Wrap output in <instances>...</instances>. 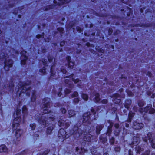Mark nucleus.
Returning a JSON list of instances; mask_svg holds the SVG:
<instances>
[{
  "instance_id": "1",
  "label": "nucleus",
  "mask_w": 155,
  "mask_h": 155,
  "mask_svg": "<svg viewBox=\"0 0 155 155\" xmlns=\"http://www.w3.org/2000/svg\"><path fill=\"white\" fill-rule=\"evenodd\" d=\"M35 119L42 126L45 127L47 125L50 124L49 122L53 121L54 120V117L47 115H44L42 114V115L37 114L35 115Z\"/></svg>"
},
{
  "instance_id": "2",
  "label": "nucleus",
  "mask_w": 155,
  "mask_h": 155,
  "mask_svg": "<svg viewBox=\"0 0 155 155\" xmlns=\"http://www.w3.org/2000/svg\"><path fill=\"white\" fill-rule=\"evenodd\" d=\"M85 129H84L85 130V132H83L81 129L78 128V127H75L74 129L76 131H74V132H70V134L71 135L73 134L74 137L75 138H78L80 137L83 134L84 135H85V133H89L91 130L87 126L85 127Z\"/></svg>"
},
{
  "instance_id": "3",
  "label": "nucleus",
  "mask_w": 155,
  "mask_h": 155,
  "mask_svg": "<svg viewBox=\"0 0 155 155\" xmlns=\"http://www.w3.org/2000/svg\"><path fill=\"white\" fill-rule=\"evenodd\" d=\"M28 84L25 83L23 84H22L20 83V84H19L18 91H19L20 90H21L22 93L25 92L27 95L28 96L30 95L29 92L31 91V90L30 89V87L28 84H30L31 82L30 81H28Z\"/></svg>"
},
{
  "instance_id": "4",
  "label": "nucleus",
  "mask_w": 155,
  "mask_h": 155,
  "mask_svg": "<svg viewBox=\"0 0 155 155\" xmlns=\"http://www.w3.org/2000/svg\"><path fill=\"white\" fill-rule=\"evenodd\" d=\"M43 102L45 103L43 104V113L44 114L49 113L50 112V110L49 109L50 108V100L48 98H45L43 100Z\"/></svg>"
},
{
  "instance_id": "5",
  "label": "nucleus",
  "mask_w": 155,
  "mask_h": 155,
  "mask_svg": "<svg viewBox=\"0 0 155 155\" xmlns=\"http://www.w3.org/2000/svg\"><path fill=\"white\" fill-rule=\"evenodd\" d=\"M21 110L18 109L16 111V114L15 116V115L14 114L15 119H14L13 123V127L14 129H16L15 125L17 126H18L19 125V124L21 122V119L20 117L19 116L21 112Z\"/></svg>"
},
{
  "instance_id": "6",
  "label": "nucleus",
  "mask_w": 155,
  "mask_h": 155,
  "mask_svg": "<svg viewBox=\"0 0 155 155\" xmlns=\"http://www.w3.org/2000/svg\"><path fill=\"white\" fill-rule=\"evenodd\" d=\"M140 111L142 112H147L149 111V113L150 114H153L155 112V110L152 108V105L149 104H148L144 108H141L140 110Z\"/></svg>"
},
{
  "instance_id": "7",
  "label": "nucleus",
  "mask_w": 155,
  "mask_h": 155,
  "mask_svg": "<svg viewBox=\"0 0 155 155\" xmlns=\"http://www.w3.org/2000/svg\"><path fill=\"white\" fill-rule=\"evenodd\" d=\"M66 132L64 129H61L58 131V137L60 138L63 139V140H64L69 137V136L66 135Z\"/></svg>"
},
{
  "instance_id": "8",
  "label": "nucleus",
  "mask_w": 155,
  "mask_h": 155,
  "mask_svg": "<svg viewBox=\"0 0 155 155\" xmlns=\"http://www.w3.org/2000/svg\"><path fill=\"white\" fill-rule=\"evenodd\" d=\"M144 127V124L142 123H140L137 121L134 122L133 127L136 130H139L143 128Z\"/></svg>"
},
{
  "instance_id": "9",
  "label": "nucleus",
  "mask_w": 155,
  "mask_h": 155,
  "mask_svg": "<svg viewBox=\"0 0 155 155\" xmlns=\"http://www.w3.org/2000/svg\"><path fill=\"white\" fill-rule=\"evenodd\" d=\"M72 80L76 84L78 82H81V81H79L78 79L76 78H70L67 79L65 80V83L66 84H68L70 88H72L74 87L73 85H72L71 84V82L70 81Z\"/></svg>"
},
{
  "instance_id": "10",
  "label": "nucleus",
  "mask_w": 155,
  "mask_h": 155,
  "mask_svg": "<svg viewBox=\"0 0 155 155\" xmlns=\"http://www.w3.org/2000/svg\"><path fill=\"white\" fill-rule=\"evenodd\" d=\"M152 133L151 132H148L147 134L148 140L151 143V146L153 148L155 149V138H152Z\"/></svg>"
},
{
  "instance_id": "11",
  "label": "nucleus",
  "mask_w": 155,
  "mask_h": 155,
  "mask_svg": "<svg viewBox=\"0 0 155 155\" xmlns=\"http://www.w3.org/2000/svg\"><path fill=\"white\" fill-rule=\"evenodd\" d=\"M91 115V114H90V112H89L84 113L83 116V122L84 123H90V120H89L90 118V115Z\"/></svg>"
},
{
  "instance_id": "12",
  "label": "nucleus",
  "mask_w": 155,
  "mask_h": 155,
  "mask_svg": "<svg viewBox=\"0 0 155 155\" xmlns=\"http://www.w3.org/2000/svg\"><path fill=\"white\" fill-rule=\"evenodd\" d=\"M13 63V61L12 60L9 59L8 61H5L4 69L6 71L9 70V68L12 67Z\"/></svg>"
},
{
  "instance_id": "13",
  "label": "nucleus",
  "mask_w": 155,
  "mask_h": 155,
  "mask_svg": "<svg viewBox=\"0 0 155 155\" xmlns=\"http://www.w3.org/2000/svg\"><path fill=\"white\" fill-rule=\"evenodd\" d=\"M26 53V52L24 50H23L22 51L21 53V64L25 65L26 64V60L27 59V57L26 56L25 54Z\"/></svg>"
},
{
  "instance_id": "14",
  "label": "nucleus",
  "mask_w": 155,
  "mask_h": 155,
  "mask_svg": "<svg viewBox=\"0 0 155 155\" xmlns=\"http://www.w3.org/2000/svg\"><path fill=\"white\" fill-rule=\"evenodd\" d=\"M19 125L18 126H17L15 125V126L16 127V129H14L13 127V128L14 130H16V131L15 132V136L17 138H18L20 137L21 135L22 134L23 132L22 130L20 129H18L17 127H18L19 126ZM12 126L13 127V124H12Z\"/></svg>"
},
{
  "instance_id": "15",
  "label": "nucleus",
  "mask_w": 155,
  "mask_h": 155,
  "mask_svg": "<svg viewBox=\"0 0 155 155\" xmlns=\"http://www.w3.org/2000/svg\"><path fill=\"white\" fill-rule=\"evenodd\" d=\"M66 59L68 63V68L70 69H72L73 66L74 65V63L70 61L71 57L69 56L66 57Z\"/></svg>"
},
{
  "instance_id": "16",
  "label": "nucleus",
  "mask_w": 155,
  "mask_h": 155,
  "mask_svg": "<svg viewBox=\"0 0 155 155\" xmlns=\"http://www.w3.org/2000/svg\"><path fill=\"white\" fill-rule=\"evenodd\" d=\"M113 96L115 98L113 100V101L115 103L118 104L120 103L121 100L117 98H120L119 95L118 94H114Z\"/></svg>"
},
{
  "instance_id": "17",
  "label": "nucleus",
  "mask_w": 155,
  "mask_h": 155,
  "mask_svg": "<svg viewBox=\"0 0 155 155\" xmlns=\"http://www.w3.org/2000/svg\"><path fill=\"white\" fill-rule=\"evenodd\" d=\"M133 141L132 142V143L133 144H137L140 141V139L139 137L134 136L133 137Z\"/></svg>"
},
{
  "instance_id": "18",
  "label": "nucleus",
  "mask_w": 155,
  "mask_h": 155,
  "mask_svg": "<svg viewBox=\"0 0 155 155\" xmlns=\"http://www.w3.org/2000/svg\"><path fill=\"white\" fill-rule=\"evenodd\" d=\"M92 138V136L91 134H88L84 137L83 139L85 141L89 142L91 141Z\"/></svg>"
},
{
  "instance_id": "19",
  "label": "nucleus",
  "mask_w": 155,
  "mask_h": 155,
  "mask_svg": "<svg viewBox=\"0 0 155 155\" xmlns=\"http://www.w3.org/2000/svg\"><path fill=\"white\" fill-rule=\"evenodd\" d=\"M8 149L5 145H2L0 146V152H6L8 151Z\"/></svg>"
},
{
  "instance_id": "20",
  "label": "nucleus",
  "mask_w": 155,
  "mask_h": 155,
  "mask_svg": "<svg viewBox=\"0 0 155 155\" xmlns=\"http://www.w3.org/2000/svg\"><path fill=\"white\" fill-rule=\"evenodd\" d=\"M131 104V101L130 99L127 100L126 101L124 105L125 107L128 110L130 108V106Z\"/></svg>"
},
{
  "instance_id": "21",
  "label": "nucleus",
  "mask_w": 155,
  "mask_h": 155,
  "mask_svg": "<svg viewBox=\"0 0 155 155\" xmlns=\"http://www.w3.org/2000/svg\"><path fill=\"white\" fill-rule=\"evenodd\" d=\"M93 95L94 96H95V100L94 101L95 102H99L100 101V99L99 97V94L98 93H94L93 94H92L91 95L92 96V95Z\"/></svg>"
},
{
  "instance_id": "22",
  "label": "nucleus",
  "mask_w": 155,
  "mask_h": 155,
  "mask_svg": "<svg viewBox=\"0 0 155 155\" xmlns=\"http://www.w3.org/2000/svg\"><path fill=\"white\" fill-rule=\"evenodd\" d=\"M104 126L102 124H100L97 125L96 127V132L97 134L100 133V131L101 130Z\"/></svg>"
},
{
  "instance_id": "23",
  "label": "nucleus",
  "mask_w": 155,
  "mask_h": 155,
  "mask_svg": "<svg viewBox=\"0 0 155 155\" xmlns=\"http://www.w3.org/2000/svg\"><path fill=\"white\" fill-rule=\"evenodd\" d=\"M144 149L143 148H142L139 146H137L135 147V150L137 153L140 154L141 152L144 150Z\"/></svg>"
},
{
  "instance_id": "24",
  "label": "nucleus",
  "mask_w": 155,
  "mask_h": 155,
  "mask_svg": "<svg viewBox=\"0 0 155 155\" xmlns=\"http://www.w3.org/2000/svg\"><path fill=\"white\" fill-rule=\"evenodd\" d=\"M135 114L132 111H130L129 114L128 119L127 120V121L129 122H131L133 117H134Z\"/></svg>"
},
{
  "instance_id": "25",
  "label": "nucleus",
  "mask_w": 155,
  "mask_h": 155,
  "mask_svg": "<svg viewBox=\"0 0 155 155\" xmlns=\"http://www.w3.org/2000/svg\"><path fill=\"white\" fill-rule=\"evenodd\" d=\"M54 65H53L51 67V75L50 78H53L52 77H54V76L56 75L55 74H56V72H54Z\"/></svg>"
},
{
  "instance_id": "26",
  "label": "nucleus",
  "mask_w": 155,
  "mask_h": 155,
  "mask_svg": "<svg viewBox=\"0 0 155 155\" xmlns=\"http://www.w3.org/2000/svg\"><path fill=\"white\" fill-rule=\"evenodd\" d=\"M54 127L52 126H50L47 128L46 133L47 135L50 134L53 129Z\"/></svg>"
},
{
  "instance_id": "27",
  "label": "nucleus",
  "mask_w": 155,
  "mask_h": 155,
  "mask_svg": "<svg viewBox=\"0 0 155 155\" xmlns=\"http://www.w3.org/2000/svg\"><path fill=\"white\" fill-rule=\"evenodd\" d=\"M69 117H71L75 115V113L74 110H69L68 111Z\"/></svg>"
},
{
  "instance_id": "28",
  "label": "nucleus",
  "mask_w": 155,
  "mask_h": 155,
  "mask_svg": "<svg viewBox=\"0 0 155 155\" xmlns=\"http://www.w3.org/2000/svg\"><path fill=\"white\" fill-rule=\"evenodd\" d=\"M31 93L32 95L31 98V101H34L35 100V91L34 90H32Z\"/></svg>"
},
{
  "instance_id": "29",
  "label": "nucleus",
  "mask_w": 155,
  "mask_h": 155,
  "mask_svg": "<svg viewBox=\"0 0 155 155\" xmlns=\"http://www.w3.org/2000/svg\"><path fill=\"white\" fill-rule=\"evenodd\" d=\"M64 123V126L65 128H67L69 126L71 122H70L68 120L65 121Z\"/></svg>"
},
{
  "instance_id": "30",
  "label": "nucleus",
  "mask_w": 155,
  "mask_h": 155,
  "mask_svg": "<svg viewBox=\"0 0 155 155\" xmlns=\"http://www.w3.org/2000/svg\"><path fill=\"white\" fill-rule=\"evenodd\" d=\"M142 139L143 141H144L147 144V140L148 139L147 135V136L144 135L142 137Z\"/></svg>"
},
{
  "instance_id": "31",
  "label": "nucleus",
  "mask_w": 155,
  "mask_h": 155,
  "mask_svg": "<svg viewBox=\"0 0 155 155\" xmlns=\"http://www.w3.org/2000/svg\"><path fill=\"white\" fill-rule=\"evenodd\" d=\"M65 121L64 120H60L58 122V125L60 126H64Z\"/></svg>"
},
{
  "instance_id": "32",
  "label": "nucleus",
  "mask_w": 155,
  "mask_h": 155,
  "mask_svg": "<svg viewBox=\"0 0 155 155\" xmlns=\"http://www.w3.org/2000/svg\"><path fill=\"white\" fill-rule=\"evenodd\" d=\"M82 97L84 100L86 101H87L88 98V95L87 94L84 93L82 94Z\"/></svg>"
},
{
  "instance_id": "33",
  "label": "nucleus",
  "mask_w": 155,
  "mask_h": 155,
  "mask_svg": "<svg viewBox=\"0 0 155 155\" xmlns=\"http://www.w3.org/2000/svg\"><path fill=\"white\" fill-rule=\"evenodd\" d=\"M60 2H58L59 5H63L64 3H67L66 0H59Z\"/></svg>"
},
{
  "instance_id": "34",
  "label": "nucleus",
  "mask_w": 155,
  "mask_h": 155,
  "mask_svg": "<svg viewBox=\"0 0 155 155\" xmlns=\"http://www.w3.org/2000/svg\"><path fill=\"white\" fill-rule=\"evenodd\" d=\"M112 126H111V127H108V130L107 132V134L108 135V136H110V134H111V132L112 131Z\"/></svg>"
},
{
  "instance_id": "35",
  "label": "nucleus",
  "mask_w": 155,
  "mask_h": 155,
  "mask_svg": "<svg viewBox=\"0 0 155 155\" xmlns=\"http://www.w3.org/2000/svg\"><path fill=\"white\" fill-rule=\"evenodd\" d=\"M6 58H8V57L5 55L4 53H2L0 54V59L5 58L6 59Z\"/></svg>"
},
{
  "instance_id": "36",
  "label": "nucleus",
  "mask_w": 155,
  "mask_h": 155,
  "mask_svg": "<svg viewBox=\"0 0 155 155\" xmlns=\"http://www.w3.org/2000/svg\"><path fill=\"white\" fill-rule=\"evenodd\" d=\"M27 108L25 106H23L22 108V113L25 114L27 113Z\"/></svg>"
},
{
  "instance_id": "37",
  "label": "nucleus",
  "mask_w": 155,
  "mask_h": 155,
  "mask_svg": "<svg viewBox=\"0 0 155 155\" xmlns=\"http://www.w3.org/2000/svg\"><path fill=\"white\" fill-rule=\"evenodd\" d=\"M78 96V92L76 91H75L74 92L73 94H72L71 96L72 98L74 97H77Z\"/></svg>"
},
{
  "instance_id": "38",
  "label": "nucleus",
  "mask_w": 155,
  "mask_h": 155,
  "mask_svg": "<svg viewBox=\"0 0 155 155\" xmlns=\"http://www.w3.org/2000/svg\"><path fill=\"white\" fill-rule=\"evenodd\" d=\"M115 139L114 137H112L110 140V142L111 145H113L114 143Z\"/></svg>"
},
{
  "instance_id": "39",
  "label": "nucleus",
  "mask_w": 155,
  "mask_h": 155,
  "mask_svg": "<svg viewBox=\"0 0 155 155\" xmlns=\"http://www.w3.org/2000/svg\"><path fill=\"white\" fill-rule=\"evenodd\" d=\"M46 68L44 67L42 69H40L39 71L40 72L42 73L43 74H44L46 73Z\"/></svg>"
},
{
  "instance_id": "40",
  "label": "nucleus",
  "mask_w": 155,
  "mask_h": 155,
  "mask_svg": "<svg viewBox=\"0 0 155 155\" xmlns=\"http://www.w3.org/2000/svg\"><path fill=\"white\" fill-rule=\"evenodd\" d=\"M138 105L140 107H142L144 105V101H140L138 103Z\"/></svg>"
},
{
  "instance_id": "41",
  "label": "nucleus",
  "mask_w": 155,
  "mask_h": 155,
  "mask_svg": "<svg viewBox=\"0 0 155 155\" xmlns=\"http://www.w3.org/2000/svg\"><path fill=\"white\" fill-rule=\"evenodd\" d=\"M30 127H31L32 130H35L36 127L35 124L33 123L31 124H30Z\"/></svg>"
},
{
  "instance_id": "42",
  "label": "nucleus",
  "mask_w": 155,
  "mask_h": 155,
  "mask_svg": "<svg viewBox=\"0 0 155 155\" xmlns=\"http://www.w3.org/2000/svg\"><path fill=\"white\" fill-rule=\"evenodd\" d=\"M150 154V151L149 150H146L144 153L142 154L143 155H149Z\"/></svg>"
},
{
  "instance_id": "43",
  "label": "nucleus",
  "mask_w": 155,
  "mask_h": 155,
  "mask_svg": "<svg viewBox=\"0 0 155 155\" xmlns=\"http://www.w3.org/2000/svg\"><path fill=\"white\" fill-rule=\"evenodd\" d=\"M120 150V147L119 146L116 147L114 148L115 151L117 152H119Z\"/></svg>"
},
{
  "instance_id": "44",
  "label": "nucleus",
  "mask_w": 155,
  "mask_h": 155,
  "mask_svg": "<svg viewBox=\"0 0 155 155\" xmlns=\"http://www.w3.org/2000/svg\"><path fill=\"white\" fill-rule=\"evenodd\" d=\"M71 92V90L68 89H66L65 90V93L66 94H68Z\"/></svg>"
},
{
  "instance_id": "45",
  "label": "nucleus",
  "mask_w": 155,
  "mask_h": 155,
  "mask_svg": "<svg viewBox=\"0 0 155 155\" xmlns=\"http://www.w3.org/2000/svg\"><path fill=\"white\" fill-rule=\"evenodd\" d=\"M14 86L13 83V82H11L10 83V84L9 85V86L8 87H8V89H10V90L12 89V88Z\"/></svg>"
},
{
  "instance_id": "46",
  "label": "nucleus",
  "mask_w": 155,
  "mask_h": 155,
  "mask_svg": "<svg viewBox=\"0 0 155 155\" xmlns=\"http://www.w3.org/2000/svg\"><path fill=\"white\" fill-rule=\"evenodd\" d=\"M61 111L63 114H65L66 112V110L64 108H62L60 109Z\"/></svg>"
},
{
  "instance_id": "47",
  "label": "nucleus",
  "mask_w": 155,
  "mask_h": 155,
  "mask_svg": "<svg viewBox=\"0 0 155 155\" xmlns=\"http://www.w3.org/2000/svg\"><path fill=\"white\" fill-rule=\"evenodd\" d=\"M108 101L107 99H104L101 100V103L102 104H106L107 103Z\"/></svg>"
},
{
  "instance_id": "48",
  "label": "nucleus",
  "mask_w": 155,
  "mask_h": 155,
  "mask_svg": "<svg viewBox=\"0 0 155 155\" xmlns=\"http://www.w3.org/2000/svg\"><path fill=\"white\" fill-rule=\"evenodd\" d=\"M50 151L49 150L47 149L45 150L44 152L42 154V155H47Z\"/></svg>"
},
{
  "instance_id": "49",
  "label": "nucleus",
  "mask_w": 155,
  "mask_h": 155,
  "mask_svg": "<svg viewBox=\"0 0 155 155\" xmlns=\"http://www.w3.org/2000/svg\"><path fill=\"white\" fill-rule=\"evenodd\" d=\"M57 30L61 33H63V31H64V29L63 28L60 27L58 28Z\"/></svg>"
},
{
  "instance_id": "50",
  "label": "nucleus",
  "mask_w": 155,
  "mask_h": 155,
  "mask_svg": "<svg viewBox=\"0 0 155 155\" xmlns=\"http://www.w3.org/2000/svg\"><path fill=\"white\" fill-rule=\"evenodd\" d=\"M42 62H43V64L44 65H46L47 64V61L46 59H43L42 60Z\"/></svg>"
},
{
  "instance_id": "51",
  "label": "nucleus",
  "mask_w": 155,
  "mask_h": 155,
  "mask_svg": "<svg viewBox=\"0 0 155 155\" xmlns=\"http://www.w3.org/2000/svg\"><path fill=\"white\" fill-rule=\"evenodd\" d=\"M61 71L62 72L63 74H66L67 72V71L64 68H61Z\"/></svg>"
},
{
  "instance_id": "52",
  "label": "nucleus",
  "mask_w": 155,
  "mask_h": 155,
  "mask_svg": "<svg viewBox=\"0 0 155 155\" xmlns=\"http://www.w3.org/2000/svg\"><path fill=\"white\" fill-rule=\"evenodd\" d=\"M62 88L61 87L60 88H59V92H58V95L59 97H60L61 95V93L60 92V91L62 90Z\"/></svg>"
},
{
  "instance_id": "53",
  "label": "nucleus",
  "mask_w": 155,
  "mask_h": 155,
  "mask_svg": "<svg viewBox=\"0 0 155 155\" xmlns=\"http://www.w3.org/2000/svg\"><path fill=\"white\" fill-rule=\"evenodd\" d=\"M79 101V99L78 98H75L74 100V102L75 104L78 103Z\"/></svg>"
},
{
  "instance_id": "54",
  "label": "nucleus",
  "mask_w": 155,
  "mask_h": 155,
  "mask_svg": "<svg viewBox=\"0 0 155 155\" xmlns=\"http://www.w3.org/2000/svg\"><path fill=\"white\" fill-rule=\"evenodd\" d=\"M77 30L79 32H81L82 31V29L79 27H77Z\"/></svg>"
},
{
  "instance_id": "55",
  "label": "nucleus",
  "mask_w": 155,
  "mask_h": 155,
  "mask_svg": "<svg viewBox=\"0 0 155 155\" xmlns=\"http://www.w3.org/2000/svg\"><path fill=\"white\" fill-rule=\"evenodd\" d=\"M107 141L106 138H104L103 139L100 138V141L102 142L103 143H104Z\"/></svg>"
},
{
  "instance_id": "56",
  "label": "nucleus",
  "mask_w": 155,
  "mask_h": 155,
  "mask_svg": "<svg viewBox=\"0 0 155 155\" xmlns=\"http://www.w3.org/2000/svg\"><path fill=\"white\" fill-rule=\"evenodd\" d=\"M36 37H37V38H39L41 37L42 38H44V33L43 34V35H42L41 36V35H39V34L38 35H37L36 36Z\"/></svg>"
},
{
  "instance_id": "57",
  "label": "nucleus",
  "mask_w": 155,
  "mask_h": 155,
  "mask_svg": "<svg viewBox=\"0 0 155 155\" xmlns=\"http://www.w3.org/2000/svg\"><path fill=\"white\" fill-rule=\"evenodd\" d=\"M53 59V57H48V60L49 62H51Z\"/></svg>"
},
{
  "instance_id": "58",
  "label": "nucleus",
  "mask_w": 155,
  "mask_h": 155,
  "mask_svg": "<svg viewBox=\"0 0 155 155\" xmlns=\"http://www.w3.org/2000/svg\"><path fill=\"white\" fill-rule=\"evenodd\" d=\"M114 126L116 129H118L119 127V124L118 123H115L114 124Z\"/></svg>"
},
{
  "instance_id": "59",
  "label": "nucleus",
  "mask_w": 155,
  "mask_h": 155,
  "mask_svg": "<svg viewBox=\"0 0 155 155\" xmlns=\"http://www.w3.org/2000/svg\"><path fill=\"white\" fill-rule=\"evenodd\" d=\"M127 93L130 96H132L133 95V93L131 92H130L129 91H128L127 92Z\"/></svg>"
},
{
  "instance_id": "60",
  "label": "nucleus",
  "mask_w": 155,
  "mask_h": 155,
  "mask_svg": "<svg viewBox=\"0 0 155 155\" xmlns=\"http://www.w3.org/2000/svg\"><path fill=\"white\" fill-rule=\"evenodd\" d=\"M65 44V41H61L60 44V45L61 46H63Z\"/></svg>"
},
{
  "instance_id": "61",
  "label": "nucleus",
  "mask_w": 155,
  "mask_h": 155,
  "mask_svg": "<svg viewBox=\"0 0 155 155\" xmlns=\"http://www.w3.org/2000/svg\"><path fill=\"white\" fill-rule=\"evenodd\" d=\"M91 111L93 113V114L94 115L96 113V112H95L94 110L93 109H92L91 110Z\"/></svg>"
},
{
  "instance_id": "62",
  "label": "nucleus",
  "mask_w": 155,
  "mask_h": 155,
  "mask_svg": "<svg viewBox=\"0 0 155 155\" xmlns=\"http://www.w3.org/2000/svg\"><path fill=\"white\" fill-rule=\"evenodd\" d=\"M129 155H133V153L131 150H129Z\"/></svg>"
},
{
  "instance_id": "63",
  "label": "nucleus",
  "mask_w": 155,
  "mask_h": 155,
  "mask_svg": "<svg viewBox=\"0 0 155 155\" xmlns=\"http://www.w3.org/2000/svg\"><path fill=\"white\" fill-rule=\"evenodd\" d=\"M53 8L52 7V6H49L48 7V9H47L46 10H48V9H52Z\"/></svg>"
},
{
  "instance_id": "64",
  "label": "nucleus",
  "mask_w": 155,
  "mask_h": 155,
  "mask_svg": "<svg viewBox=\"0 0 155 155\" xmlns=\"http://www.w3.org/2000/svg\"><path fill=\"white\" fill-rule=\"evenodd\" d=\"M147 74L150 77H151L152 76L151 73L150 72H148V73H147Z\"/></svg>"
}]
</instances>
